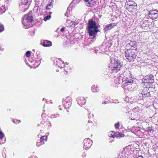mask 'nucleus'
<instances>
[{
  "instance_id": "nucleus-15",
  "label": "nucleus",
  "mask_w": 158,
  "mask_h": 158,
  "mask_svg": "<svg viewBox=\"0 0 158 158\" xmlns=\"http://www.w3.org/2000/svg\"><path fill=\"white\" fill-rule=\"evenodd\" d=\"M28 0H21V2L19 3V6L23 5H26L28 3Z\"/></svg>"
},
{
  "instance_id": "nucleus-39",
  "label": "nucleus",
  "mask_w": 158,
  "mask_h": 158,
  "mask_svg": "<svg viewBox=\"0 0 158 158\" xmlns=\"http://www.w3.org/2000/svg\"><path fill=\"white\" fill-rule=\"evenodd\" d=\"M91 3L89 2H88L87 3V5L88 6H91Z\"/></svg>"
},
{
  "instance_id": "nucleus-47",
  "label": "nucleus",
  "mask_w": 158,
  "mask_h": 158,
  "mask_svg": "<svg viewBox=\"0 0 158 158\" xmlns=\"http://www.w3.org/2000/svg\"><path fill=\"white\" fill-rule=\"evenodd\" d=\"M58 60H60V61H61V62H62V60H61V59H60V58H59L58 59Z\"/></svg>"
},
{
  "instance_id": "nucleus-16",
  "label": "nucleus",
  "mask_w": 158,
  "mask_h": 158,
  "mask_svg": "<svg viewBox=\"0 0 158 158\" xmlns=\"http://www.w3.org/2000/svg\"><path fill=\"white\" fill-rule=\"evenodd\" d=\"M145 23H143L141 25V27L143 28H145V27H147L148 25V21H145Z\"/></svg>"
},
{
  "instance_id": "nucleus-19",
  "label": "nucleus",
  "mask_w": 158,
  "mask_h": 158,
  "mask_svg": "<svg viewBox=\"0 0 158 158\" xmlns=\"http://www.w3.org/2000/svg\"><path fill=\"white\" fill-rule=\"evenodd\" d=\"M71 99L70 97H67L66 99L65 100V102H67V103L70 102H71Z\"/></svg>"
},
{
  "instance_id": "nucleus-33",
  "label": "nucleus",
  "mask_w": 158,
  "mask_h": 158,
  "mask_svg": "<svg viewBox=\"0 0 158 158\" xmlns=\"http://www.w3.org/2000/svg\"><path fill=\"white\" fill-rule=\"evenodd\" d=\"M2 9H4V8L3 6H2L0 8V11H1L0 13H3L5 12L4 10L1 11Z\"/></svg>"
},
{
  "instance_id": "nucleus-40",
  "label": "nucleus",
  "mask_w": 158,
  "mask_h": 158,
  "mask_svg": "<svg viewBox=\"0 0 158 158\" xmlns=\"http://www.w3.org/2000/svg\"><path fill=\"white\" fill-rule=\"evenodd\" d=\"M40 0H35V2L37 3H38V6L39 5V2H40Z\"/></svg>"
},
{
  "instance_id": "nucleus-45",
  "label": "nucleus",
  "mask_w": 158,
  "mask_h": 158,
  "mask_svg": "<svg viewBox=\"0 0 158 158\" xmlns=\"http://www.w3.org/2000/svg\"><path fill=\"white\" fill-rule=\"evenodd\" d=\"M89 0H84L85 2H88Z\"/></svg>"
},
{
  "instance_id": "nucleus-51",
  "label": "nucleus",
  "mask_w": 158,
  "mask_h": 158,
  "mask_svg": "<svg viewBox=\"0 0 158 158\" xmlns=\"http://www.w3.org/2000/svg\"><path fill=\"white\" fill-rule=\"evenodd\" d=\"M66 13H67V14H68V13H69V12H67V11Z\"/></svg>"
},
{
  "instance_id": "nucleus-25",
  "label": "nucleus",
  "mask_w": 158,
  "mask_h": 158,
  "mask_svg": "<svg viewBox=\"0 0 158 158\" xmlns=\"http://www.w3.org/2000/svg\"><path fill=\"white\" fill-rule=\"evenodd\" d=\"M31 52L29 51H27L25 54L26 56L27 57H29L31 56Z\"/></svg>"
},
{
  "instance_id": "nucleus-55",
  "label": "nucleus",
  "mask_w": 158,
  "mask_h": 158,
  "mask_svg": "<svg viewBox=\"0 0 158 158\" xmlns=\"http://www.w3.org/2000/svg\"><path fill=\"white\" fill-rule=\"evenodd\" d=\"M52 12H50V14H52Z\"/></svg>"
},
{
  "instance_id": "nucleus-43",
  "label": "nucleus",
  "mask_w": 158,
  "mask_h": 158,
  "mask_svg": "<svg viewBox=\"0 0 158 158\" xmlns=\"http://www.w3.org/2000/svg\"><path fill=\"white\" fill-rule=\"evenodd\" d=\"M107 103V102H106V101H105L104 102H102V104H106Z\"/></svg>"
},
{
  "instance_id": "nucleus-27",
  "label": "nucleus",
  "mask_w": 158,
  "mask_h": 158,
  "mask_svg": "<svg viewBox=\"0 0 158 158\" xmlns=\"http://www.w3.org/2000/svg\"><path fill=\"white\" fill-rule=\"evenodd\" d=\"M52 4L51 2H50V3H48V5L46 6V9L47 10L50 9L51 8L49 7L48 6H52Z\"/></svg>"
},
{
  "instance_id": "nucleus-32",
  "label": "nucleus",
  "mask_w": 158,
  "mask_h": 158,
  "mask_svg": "<svg viewBox=\"0 0 158 158\" xmlns=\"http://www.w3.org/2000/svg\"><path fill=\"white\" fill-rule=\"evenodd\" d=\"M114 126L116 128H118L119 127V123H118L115 124L114 125Z\"/></svg>"
},
{
  "instance_id": "nucleus-56",
  "label": "nucleus",
  "mask_w": 158,
  "mask_h": 158,
  "mask_svg": "<svg viewBox=\"0 0 158 158\" xmlns=\"http://www.w3.org/2000/svg\"><path fill=\"white\" fill-rule=\"evenodd\" d=\"M62 63H63L64 64V62H62Z\"/></svg>"
},
{
  "instance_id": "nucleus-13",
  "label": "nucleus",
  "mask_w": 158,
  "mask_h": 158,
  "mask_svg": "<svg viewBox=\"0 0 158 158\" xmlns=\"http://www.w3.org/2000/svg\"><path fill=\"white\" fill-rule=\"evenodd\" d=\"M136 44L137 43L135 41H131L129 43V44L131 47H132L134 48H135V49H136V50L137 48Z\"/></svg>"
},
{
  "instance_id": "nucleus-9",
  "label": "nucleus",
  "mask_w": 158,
  "mask_h": 158,
  "mask_svg": "<svg viewBox=\"0 0 158 158\" xmlns=\"http://www.w3.org/2000/svg\"><path fill=\"white\" fill-rule=\"evenodd\" d=\"M78 103L80 105H83L86 102V101L84 99V98L82 97L77 98Z\"/></svg>"
},
{
  "instance_id": "nucleus-38",
  "label": "nucleus",
  "mask_w": 158,
  "mask_h": 158,
  "mask_svg": "<svg viewBox=\"0 0 158 158\" xmlns=\"http://www.w3.org/2000/svg\"><path fill=\"white\" fill-rule=\"evenodd\" d=\"M36 145L38 147H39L40 145V142H37L36 143Z\"/></svg>"
},
{
  "instance_id": "nucleus-10",
  "label": "nucleus",
  "mask_w": 158,
  "mask_h": 158,
  "mask_svg": "<svg viewBox=\"0 0 158 158\" xmlns=\"http://www.w3.org/2000/svg\"><path fill=\"white\" fill-rule=\"evenodd\" d=\"M43 45L45 47H48L52 45V43L51 41L48 40H44L43 43Z\"/></svg>"
},
{
  "instance_id": "nucleus-3",
  "label": "nucleus",
  "mask_w": 158,
  "mask_h": 158,
  "mask_svg": "<svg viewBox=\"0 0 158 158\" xmlns=\"http://www.w3.org/2000/svg\"><path fill=\"white\" fill-rule=\"evenodd\" d=\"M109 68L111 70L114 71L115 72L117 71H119L120 69L123 66V64L119 60H114L111 61L109 65Z\"/></svg>"
},
{
  "instance_id": "nucleus-36",
  "label": "nucleus",
  "mask_w": 158,
  "mask_h": 158,
  "mask_svg": "<svg viewBox=\"0 0 158 158\" xmlns=\"http://www.w3.org/2000/svg\"><path fill=\"white\" fill-rule=\"evenodd\" d=\"M12 1V0H6V2L7 4H8L9 2H11Z\"/></svg>"
},
{
  "instance_id": "nucleus-22",
  "label": "nucleus",
  "mask_w": 158,
  "mask_h": 158,
  "mask_svg": "<svg viewBox=\"0 0 158 158\" xmlns=\"http://www.w3.org/2000/svg\"><path fill=\"white\" fill-rule=\"evenodd\" d=\"M124 136V134L122 133H115V137H123Z\"/></svg>"
},
{
  "instance_id": "nucleus-41",
  "label": "nucleus",
  "mask_w": 158,
  "mask_h": 158,
  "mask_svg": "<svg viewBox=\"0 0 158 158\" xmlns=\"http://www.w3.org/2000/svg\"><path fill=\"white\" fill-rule=\"evenodd\" d=\"M88 123H91V124L90 125L91 126H92V122L91 121H90L89 120L88 121Z\"/></svg>"
},
{
  "instance_id": "nucleus-44",
  "label": "nucleus",
  "mask_w": 158,
  "mask_h": 158,
  "mask_svg": "<svg viewBox=\"0 0 158 158\" xmlns=\"http://www.w3.org/2000/svg\"><path fill=\"white\" fill-rule=\"evenodd\" d=\"M136 158H143L142 156H139Z\"/></svg>"
},
{
  "instance_id": "nucleus-24",
  "label": "nucleus",
  "mask_w": 158,
  "mask_h": 158,
  "mask_svg": "<svg viewBox=\"0 0 158 158\" xmlns=\"http://www.w3.org/2000/svg\"><path fill=\"white\" fill-rule=\"evenodd\" d=\"M51 17V16L50 15H48L45 17H44V21H46L49 19Z\"/></svg>"
},
{
  "instance_id": "nucleus-29",
  "label": "nucleus",
  "mask_w": 158,
  "mask_h": 158,
  "mask_svg": "<svg viewBox=\"0 0 158 158\" xmlns=\"http://www.w3.org/2000/svg\"><path fill=\"white\" fill-rule=\"evenodd\" d=\"M146 77H147L145 76V78H144L145 77H144L143 79H152V78L153 79V76L151 74H150V75H149V79H147Z\"/></svg>"
},
{
  "instance_id": "nucleus-57",
  "label": "nucleus",
  "mask_w": 158,
  "mask_h": 158,
  "mask_svg": "<svg viewBox=\"0 0 158 158\" xmlns=\"http://www.w3.org/2000/svg\"><path fill=\"white\" fill-rule=\"evenodd\" d=\"M95 88H94V89L95 90Z\"/></svg>"
},
{
  "instance_id": "nucleus-54",
  "label": "nucleus",
  "mask_w": 158,
  "mask_h": 158,
  "mask_svg": "<svg viewBox=\"0 0 158 158\" xmlns=\"http://www.w3.org/2000/svg\"><path fill=\"white\" fill-rule=\"evenodd\" d=\"M63 68V67H60V69H62V68Z\"/></svg>"
},
{
  "instance_id": "nucleus-26",
  "label": "nucleus",
  "mask_w": 158,
  "mask_h": 158,
  "mask_svg": "<svg viewBox=\"0 0 158 158\" xmlns=\"http://www.w3.org/2000/svg\"><path fill=\"white\" fill-rule=\"evenodd\" d=\"M148 130L151 132H153L154 131L153 127L152 126L148 127Z\"/></svg>"
},
{
  "instance_id": "nucleus-7",
  "label": "nucleus",
  "mask_w": 158,
  "mask_h": 158,
  "mask_svg": "<svg viewBox=\"0 0 158 158\" xmlns=\"http://www.w3.org/2000/svg\"><path fill=\"white\" fill-rule=\"evenodd\" d=\"M116 26L115 23H110L106 25L104 28V32L105 34H107L109 31L113 28Z\"/></svg>"
},
{
  "instance_id": "nucleus-42",
  "label": "nucleus",
  "mask_w": 158,
  "mask_h": 158,
  "mask_svg": "<svg viewBox=\"0 0 158 158\" xmlns=\"http://www.w3.org/2000/svg\"><path fill=\"white\" fill-rule=\"evenodd\" d=\"M69 7H68L67 9V12H70V10L69 9Z\"/></svg>"
},
{
  "instance_id": "nucleus-50",
  "label": "nucleus",
  "mask_w": 158,
  "mask_h": 158,
  "mask_svg": "<svg viewBox=\"0 0 158 158\" xmlns=\"http://www.w3.org/2000/svg\"><path fill=\"white\" fill-rule=\"evenodd\" d=\"M65 63L66 64H67V65H68L69 63H67L66 62H65Z\"/></svg>"
},
{
  "instance_id": "nucleus-2",
  "label": "nucleus",
  "mask_w": 158,
  "mask_h": 158,
  "mask_svg": "<svg viewBox=\"0 0 158 158\" xmlns=\"http://www.w3.org/2000/svg\"><path fill=\"white\" fill-rule=\"evenodd\" d=\"M33 17L31 14V11L29 12L23 18L22 24L24 25V28L26 29L31 27V23L33 21Z\"/></svg>"
},
{
  "instance_id": "nucleus-11",
  "label": "nucleus",
  "mask_w": 158,
  "mask_h": 158,
  "mask_svg": "<svg viewBox=\"0 0 158 158\" xmlns=\"http://www.w3.org/2000/svg\"><path fill=\"white\" fill-rule=\"evenodd\" d=\"M121 80L125 85H128L133 83V81L132 80H125L124 81H123V80Z\"/></svg>"
},
{
  "instance_id": "nucleus-17",
  "label": "nucleus",
  "mask_w": 158,
  "mask_h": 158,
  "mask_svg": "<svg viewBox=\"0 0 158 158\" xmlns=\"http://www.w3.org/2000/svg\"><path fill=\"white\" fill-rule=\"evenodd\" d=\"M71 102H69V103H67L66 102L64 104V107L65 109L69 108V107L71 106Z\"/></svg>"
},
{
  "instance_id": "nucleus-23",
  "label": "nucleus",
  "mask_w": 158,
  "mask_h": 158,
  "mask_svg": "<svg viewBox=\"0 0 158 158\" xmlns=\"http://www.w3.org/2000/svg\"><path fill=\"white\" fill-rule=\"evenodd\" d=\"M150 95L149 92H147L146 94H144L143 93V94H142V97H148Z\"/></svg>"
},
{
  "instance_id": "nucleus-12",
  "label": "nucleus",
  "mask_w": 158,
  "mask_h": 158,
  "mask_svg": "<svg viewBox=\"0 0 158 158\" xmlns=\"http://www.w3.org/2000/svg\"><path fill=\"white\" fill-rule=\"evenodd\" d=\"M91 90L94 92H98L99 91L98 87L97 85L96 86L95 85H94L92 87Z\"/></svg>"
},
{
  "instance_id": "nucleus-46",
  "label": "nucleus",
  "mask_w": 158,
  "mask_h": 158,
  "mask_svg": "<svg viewBox=\"0 0 158 158\" xmlns=\"http://www.w3.org/2000/svg\"><path fill=\"white\" fill-rule=\"evenodd\" d=\"M67 13H65V14L64 15H65V16H66L67 17H69V16L67 15Z\"/></svg>"
},
{
  "instance_id": "nucleus-35",
  "label": "nucleus",
  "mask_w": 158,
  "mask_h": 158,
  "mask_svg": "<svg viewBox=\"0 0 158 158\" xmlns=\"http://www.w3.org/2000/svg\"><path fill=\"white\" fill-rule=\"evenodd\" d=\"M123 99H124V101H125L127 102L129 100V98L128 97H125Z\"/></svg>"
},
{
  "instance_id": "nucleus-34",
  "label": "nucleus",
  "mask_w": 158,
  "mask_h": 158,
  "mask_svg": "<svg viewBox=\"0 0 158 158\" xmlns=\"http://www.w3.org/2000/svg\"><path fill=\"white\" fill-rule=\"evenodd\" d=\"M18 121H19V122H18V123H19V122H20V120H12L13 122L15 124H17V122Z\"/></svg>"
},
{
  "instance_id": "nucleus-8",
  "label": "nucleus",
  "mask_w": 158,
  "mask_h": 158,
  "mask_svg": "<svg viewBox=\"0 0 158 158\" xmlns=\"http://www.w3.org/2000/svg\"><path fill=\"white\" fill-rule=\"evenodd\" d=\"M129 152L126 149H124L122 151L121 154L122 158H128Z\"/></svg>"
},
{
  "instance_id": "nucleus-31",
  "label": "nucleus",
  "mask_w": 158,
  "mask_h": 158,
  "mask_svg": "<svg viewBox=\"0 0 158 158\" xmlns=\"http://www.w3.org/2000/svg\"><path fill=\"white\" fill-rule=\"evenodd\" d=\"M4 134L0 131V139H2L4 137Z\"/></svg>"
},
{
  "instance_id": "nucleus-48",
  "label": "nucleus",
  "mask_w": 158,
  "mask_h": 158,
  "mask_svg": "<svg viewBox=\"0 0 158 158\" xmlns=\"http://www.w3.org/2000/svg\"><path fill=\"white\" fill-rule=\"evenodd\" d=\"M131 119L132 120H135V118H131Z\"/></svg>"
},
{
  "instance_id": "nucleus-52",
  "label": "nucleus",
  "mask_w": 158,
  "mask_h": 158,
  "mask_svg": "<svg viewBox=\"0 0 158 158\" xmlns=\"http://www.w3.org/2000/svg\"><path fill=\"white\" fill-rule=\"evenodd\" d=\"M65 72L66 73H67V72L66 71H65Z\"/></svg>"
},
{
  "instance_id": "nucleus-28",
  "label": "nucleus",
  "mask_w": 158,
  "mask_h": 158,
  "mask_svg": "<svg viewBox=\"0 0 158 158\" xmlns=\"http://www.w3.org/2000/svg\"><path fill=\"white\" fill-rule=\"evenodd\" d=\"M128 2H127L128 3V5L129 6H132L133 5L135 6V5H133L132 4V3H133L132 1H130L129 0H128Z\"/></svg>"
},
{
  "instance_id": "nucleus-18",
  "label": "nucleus",
  "mask_w": 158,
  "mask_h": 158,
  "mask_svg": "<svg viewBox=\"0 0 158 158\" xmlns=\"http://www.w3.org/2000/svg\"><path fill=\"white\" fill-rule=\"evenodd\" d=\"M108 135L110 137H114L115 136V133L112 131L108 133Z\"/></svg>"
},
{
  "instance_id": "nucleus-1",
  "label": "nucleus",
  "mask_w": 158,
  "mask_h": 158,
  "mask_svg": "<svg viewBox=\"0 0 158 158\" xmlns=\"http://www.w3.org/2000/svg\"><path fill=\"white\" fill-rule=\"evenodd\" d=\"M98 27L96 22L93 19H89L88 21L87 31L91 39H95L97 35V33L99 31Z\"/></svg>"
},
{
  "instance_id": "nucleus-37",
  "label": "nucleus",
  "mask_w": 158,
  "mask_h": 158,
  "mask_svg": "<svg viewBox=\"0 0 158 158\" xmlns=\"http://www.w3.org/2000/svg\"><path fill=\"white\" fill-rule=\"evenodd\" d=\"M65 29V27H62L60 30V31H61V32H63L64 31V29Z\"/></svg>"
},
{
  "instance_id": "nucleus-21",
  "label": "nucleus",
  "mask_w": 158,
  "mask_h": 158,
  "mask_svg": "<svg viewBox=\"0 0 158 158\" xmlns=\"http://www.w3.org/2000/svg\"><path fill=\"white\" fill-rule=\"evenodd\" d=\"M60 116V114H53L51 116V118H55L57 117H59Z\"/></svg>"
},
{
  "instance_id": "nucleus-53",
  "label": "nucleus",
  "mask_w": 158,
  "mask_h": 158,
  "mask_svg": "<svg viewBox=\"0 0 158 158\" xmlns=\"http://www.w3.org/2000/svg\"><path fill=\"white\" fill-rule=\"evenodd\" d=\"M35 51V49H33V51Z\"/></svg>"
},
{
  "instance_id": "nucleus-5",
  "label": "nucleus",
  "mask_w": 158,
  "mask_h": 158,
  "mask_svg": "<svg viewBox=\"0 0 158 158\" xmlns=\"http://www.w3.org/2000/svg\"><path fill=\"white\" fill-rule=\"evenodd\" d=\"M149 17L152 19L158 18V11L156 10H150L148 14Z\"/></svg>"
},
{
  "instance_id": "nucleus-4",
  "label": "nucleus",
  "mask_w": 158,
  "mask_h": 158,
  "mask_svg": "<svg viewBox=\"0 0 158 158\" xmlns=\"http://www.w3.org/2000/svg\"><path fill=\"white\" fill-rule=\"evenodd\" d=\"M136 52V49H127L125 52V56L127 59L129 61L132 60L136 56L135 54Z\"/></svg>"
},
{
  "instance_id": "nucleus-30",
  "label": "nucleus",
  "mask_w": 158,
  "mask_h": 158,
  "mask_svg": "<svg viewBox=\"0 0 158 158\" xmlns=\"http://www.w3.org/2000/svg\"><path fill=\"white\" fill-rule=\"evenodd\" d=\"M4 29V26L3 25L0 24V32H2L3 31Z\"/></svg>"
},
{
  "instance_id": "nucleus-6",
  "label": "nucleus",
  "mask_w": 158,
  "mask_h": 158,
  "mask_svg": "<svg viewBox=\"0 0 158 158\" xmlns=\"http://www.w3.org/2000/svg\"><path fill=\"white\" fill-rule=\"evenodd\" d=\"M83 148L85 150L89 149L92 144V141L89 138L85 139L84 140Z\"/></svg>"
},
{
  "instance_id": "nucleus-14",
  "label": "nucleus",
  "mask_w": 158,
  "mask_h": 158,
  "mask_svg": "<svg viewBox=\"0 0 158 158\" xmlns=\"http://www.w3.org/2000/svg\"><path fill=\"white\" fill-rule=\"evenodd\" d=\"M149 80H151L152 81L153 80H142V82L144 84V85L147 86L148 85V84H150V82L149 81Z\"/></svg>"
},
{
  "instance_id": "nucleus-49",
  "label": "nucleus",
  "mask_w": 158,
  "mask_h": 158,
  "mask_svg": "<svg viewBox=\"0 0 158 158\" xmlns=\"http://www.w3.org/2000/svg\"><path fill=\"white\" fill-rule=\"evenodd\" d=\"M143 93H144V94H146V93L145 92H144L143 91V92L142 93V94H143Z\"/></svg>"
},
{
  "instance_id": "nucleus-20",
  "label": "nucleus",
  "mask_w": 158,
  "mask_h": 158,
  "mask_svg": "<svg viewBox=\"0 0 158 158\" xmlns=\"http://www.w3.org/2000/svg\"><path fill=\"white\" fill-rule=\"evenodd\" d=\"M47 139V137L45 136H43L41 137L40 138V142L42 143L43 142L44 140H45L46 141Z\"/></svg>"
}]
</instances>
